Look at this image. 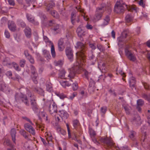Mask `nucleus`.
Here are the masks:
<instances>
[{
	"mask_svg": "<svg viewBox=\"0 0 150 150\" xmlns=\"http://www.w3.org/2000/svg\"><path fill=\"white\" fill-rule=\"evenodd\" d=\"M27 58L31 63L32 64H34L35 62L34 59L31 55H30L29 56H28V57H27Z\"/></svg>",
	"mask_w": 150,
	"mask_h": 150,
	"instance_id": "a18cd8bd",
	"label": "nucleus"
},
{
	"mask_svg": "<svg viewBox=\"0 0 150 150\" xmlns=\"http://www.w3.org/2000/svg\"><path fill=\"white\" fill-rule=\"evenodd\" d=\"M66 73V72L64 70H62L59 71V78L61 79H66V78L65 77V75Z\"/></svg>",
	"mask_w": 150,
	"mask_h": 150,
	"instance_id": "2f4dec72",
	"label": "nucleus"
},
{
	"mask_svg": "<svg viewBox=\"0 0 150 150\" xmlns=\"http://www.w3.org/2000/svg\"><path fill=\"white\" fill-rule=\"evenodd\" d=\"M24 147L25 149H27V150H30V144L28 142H25L24 145Z\"/></svg>",
	"mask_w": 150,
	"mask_h": 150,
	"instance_id": "de8ad7c7",
	"label": "nucleus"
},
{
	"mask_svg": "<svg viewBox=\"0 0 150 150\" xmlns=\"http://www.w3.org/2000/svg\"><path fill=\"white\" fill-rule=\"evenodd\" d=\"M52 30L54 31L55 34H57L60 32L59 29V26L58 25H55L52 29Z\"/></svg>",
	"mask_w": 150,
	"mask_h": 150,
	"instance_id": "ea45409f",
	"label": "nucleus"
},
{
	"mask_svg": "<svg viewBox=\"0 0 150 150\" xmlns=\"http://www.w3.org/2000/svg\"><path fill=\"white\" fill-rule=\"evenodd\" d=\"M24 32L26 37L30 38L31 35V30L29 27H26L24 30Z\"/></svg>",
	"mask_w": 150,
	"mask_h": 150,
	"instance_id": "aec40b11",
	"label": "nucleus"
},
{
	"mask_svg": "<svg viewBox=\"0 0 150 150\" xmlns=\"http://www.w3.org/2000/svg\"><path fill=\"white\" fill-rule=\"evenodd\" d=\"M46 86L47 89L48 91H50L52 88V84L49 82H47L46 83Z\"/></svg>",
	"mask_w": 150,
	"mask_h": 150,
	"instance_id": "49530a36",
	"label": "nucleus"
},
{
	"mask_svg": "<svg viewBox=\"0 0 150 150\" xmlns=\"http://www.w3.org/2000/svg\"><path fill=\"white\" fill-rule=\"evenodd\" d=\"M6 74L9 77V78H10V77H11L12 75V72L11 71H7L6 72Z\"/></svg>",
	"mask_w": 150,
	"mask_h": 150,
	"instance_id": "774afa93",
	"label": "nucleus"
},
{
	"mask_svg": "<svg viewBox=\"0 0 150 150\" xmlns=\"http://www.w3.org/2000/svg\"><path fill=\"white\" fill-rule=\"evenodd\" d=\"M125 54L128 59L131 61L134 62L136 60V58L131 50L129 49L128 47H126L125 49Z\"/></svg>",
	"mask_w": 150,
	"mask_h": 150,
	"instance_id": "6e6552de",
	"label": "nucleus"
},
{
	"mask_svg": "<svg viewBox=\"0 0 150 150\" xmlns=\"http://www.w3.org/2000/svg\"><path fill=\"white\" fill-rule=\"evenodd\" d=\"M4 145H6L10 147L9 148L7 149V150H16L14 147V146L11 144L10 141L8 139L5 140L4 143Z\"/></svg>",
	"mask_w": 150,
	"mask_h": 150,
	"instance_id": "a211bd4d",
	"label": "nucleus"
},
{
	"mask_svg": "<svg viewBox=\"0 0 150 150\" xmlns=\"http://www.w3.org/2000/svg\"><path fill=\"white\" fill-rule=\"evenodd\" d=\"M82 25H80L76 30V32L79 37H81L84 35V31Z\"/></svg>",
	"mask_w": 150,
	"mask_h": 150,
	"instance_id": "dca6fc26",
	"label": "nucleus"
},
{
	"mask_svg": "<svg viewBox=\"0 0 150 150\" xmlns=\"http://www.w3.org/2000/svg\"><path fill=\"white\" fill-rule=\"evenodd\" d=\"M144 104V101L141 99H139L137 101V105L142 106Z\"/></svg>",
	"mask_w": 150,
	"mask_h": 150,
	"instance_id": "3c124183",
	"label": "nucleus"
},
{
	"mask_svg": "<svg viewBox=\"0 0 150 150\" xmlns=\"http://www.w3.org/2000/svg\"><path fill=\"white\" fill-rule=\"evenodd\" d=\"M107 8L106 6L98 8L96 9V14L94 17V20L95 21L99 20L102 16V14L104 12V10Z\"/></svg>",
	"mask_w": 150,
	"mask_h": 150,
	"instance_id": "0eeeda50",
	"label": "nucleus"
},
{
	"mask_svg": "<svg viewBox=\"0 0 150 150\" xmlns=\"http://www.w3.org/2000/svg\"><path fill=\"white\" fill-rule=\"evenodd\" d=\"M76 48H79L81 50L77 52L76 54V59L78 62H85L86 61V56L85 55L87 48L83 43L80 42H77L75 46Z\"/></svg>",
	"mask_w": 150,
	"mask_h": 150,
	"instance_id": "f257e3e1",
	"label": "nucleus"
},
{
	"mask_svg": "<svg viewBox=\"0 0 150 150\" xmlns=\"http://www.w3.org/2000/svg\"><path fill=\"white\" fill-rule=\"evenodd\" d=\"M26 17L27 20L33 24L34 25H38L39 24L38 22L35 20V17L31 14L27 13Z\"/></svg>",
	"mask_w": 150,
	"mask_h": 150,
	"instance_id": "ddd939ff",
	"label": "nucleus"
},
{
	"mask_svg": "<svg viewBox=\"0 0 150 150\" xmlns=\"http://www.w3.org/2000/svg\"><path fill=\"white\" fill-rule=\"evenodd\" d=\"M30 124L26 123L24 125L25 129L33 135H35V134L34 129L32 126Z\"/></svg>",
	"mask_w": 150,
	"mask_h": 150,
	"instance_id": "f8f14e48",
	"label": "nucleus"
},
{
	"mask_svg": "<svg viewBox=\"0 0 150 150\" xmlns=\"http://www.w3.org/2000/svg\"><path fill=\"white\" fill-rule=\"evenodd\" d=\"M26 94L30 99H32L33 97H36L30 91L28 90L27 91Z\"/></svg>",
	"mask_w": 150,
	"mask_h": 150,
	"instance_id": "79ce46f5",
	"label": "nucleus"
},
{
	"mask_svg": "<svg viewBox=\"0 0 150 150\" xmlns=\"http://www.w3.org/2000/svg\"><path fill=\"white\" fill-rule=\"evenodd\" d=\"M142 97L150 102V95H147L145 94L144 93L142 95Z\"/></svg>",
	"mask_w": 150,
	"mask_h": 150,
	"instance_id": "c03bdc74",
	"label": "nucleus"
},
{
	"mask_svg": "<svg viewBox=\"0 0 150 150\" xmlns=\"http://www.w3.org/2000/svg\"><path fill=\"white\" fill-rule=\"evenodd\" d=\"M66 54L68 59L70 61H72L74 59L73 51L70 47H67L65 50Z\"/></svg>",
	"mask_w": 150,
	"mask_h": 150,
	"instance_id": "9d476101",
	"label": "nucleus"
},
{
	"mask_svg": "<svg viewBox=\"0 0 150 150\" xmlns=\"http://www.w3.org/2000/svg\"><path fill=\"white\" fill-rule=\"evenodd\" d=\"M125 9L129 11H132L136 10V7L134 6H128L123 2L122 0H117L115 6L114 11L117 13H121L124 11Z\"/></svg>",
	"mask_w": 150,
	"mask_h": 150,
	"instance_id": "f03ea898",
	"label": "nucleus"
},
{
	"mask_svg": "<svg viewBox=\"0 0 150 150\" xmlns=\"http://www.w3.org/2000/svg\"><path fill=\"white\" fill-rule=\"evenodd\" d=\"M13 67L15 69L16 71H20L21 69L19 68L18 65L15 62H13L12 63Z\"/></svg>",
	"mask_w": 150,
	"mask_h": 150,
	"instance_id": "37998d69",
	"label": "nucleus"
},
{
	"mask_svg": "<svg viewBox=\"0 0 150 150\" xmlns=\"http://www.w3.org/2000/svg\"><path fill=\"white\" fill-rule=\"evenodd\" d=\"M52 15L55 18H58L59 17V14L57 11L55 10L52 11H51Z\"/></svg>",
	"mask_w": 150,
	"mask_h": 150,
	"instance_id": "58836bf2",
	"label": "nucleus"
},
{
	"mask_svg": "<svg viewBox=\"0 0 150 150\" xmlns=\"http://www.w3.org/2000/svg\"><path fill=\"white\" fill-rule=\"evenodd\" d=\"M132 123L137 125H140L141 123V119L139 116L137 115L131 120Z\"/></svg>",
	"mask_w": 150,
	"mask_h": 150,
	"instance_id": "f3484780",
	"label": "nucleus"
},
{
	"mask_svg": "<svg viewBox=\"0 0 150 150\" xmlns=\"http://www.w3.org/2000/svg\"><path fill=\"white\" fill-rule=\"evenodd\" d=\"M7 1L10 5L14 6L15 5V3L14 0H8Z\"/></svg>",
	"mask_w": 150,
	"mask_h": 150,
	"instance_id": "680f3d73",
	"label": "nucleus"
},
{
	"mask_svg": "<svg viewBox=\"0 0 150 150\" xmlns=\"http://www.w3.org/2000/svg\"><path fill=\"white\" fill-rule=\"evenodd\" d=\"M107 108L106 106H103L102 107L100 108V111H101V113H102L103 114H105L107 110Z\"/></svg>",
	"mask_w": 150,
	"mask_h": 150,
	"instance_id": "8fccbe9b",
	"label": "nucleus"
},
{
	"mask_svg": "<svg viewBox=\"0 0 150 150\" xmlns=\"http://www.w3.org/2000/svg\"><path fill=\"white\" fill-rule=\"evenodd\" d=\"M43 52L44 56L47 60L50 58L51 57L49 51L45 50H43Z\"/></svg>",
	"mask_w": 150,
	"mask_h": 150,
	"instance_id": "c85d7f7f",
	"label": "nucleus"
},
{
	"mask_svg": "<svg viewBox=\"0 0 150 150\" xmlns=\"http://www.w3.org/2000/svg\"><path fill=\"white\" fill-rule=\"evenodd\" d=\"M30 68L31 75H34L38 74L36 68L33 65H30Z\"/></svg>",
	"mask_w": 150,
	"mask_h": 150,
	"instance_id": "7c9ffc66",
	"label": "nucleus"
},
{
	"mask_svg": "<svg viewBox=\"0 0 150 150\" xmlns=\"http://www.w3.org/2000/svg\"><path fill=\"white\" fill-rule=\"evenodd\" d=\"M51 52L52 57L55 58L56 56V52L55 50V48L53 43L51 44Z\"/></svg>",
	"mask_w": 150,
	"mask_h": 150,
	"instance_id": "72a5a7b5",
	"label": "nucleus"
},
{
	"mask_svg": "<svg viewBox=\"0 0 150 150\" xmlns=\"http://www.w3.org/2000/svg\"><path fill=\"white\" fill-rule=\"evenodd\" d=\"M71 22L73 24H74L75 21H76L77 23L79 22V18H78L77 20H75V13H72L71 14Z\"/></svg>",
	"mask_w": 150,
	"mask_h": 150,
	"instance_id": "cd10ccee",
	"label": "nucleus"
},
{
	"mask_svg": "<svg viewBox=\"0 0 150 150\" xmlns=\"http://www.w3.org/2000/svg\"><path fill=\"white\" fill-rule=\"evenodd\" d=\"M79 69V67L77 66L74 67L71 69L68 77L70 79H73L75 76L76 73H78L79 72L78 71Z\"/></svg>",
	"mask_w": 150,
	"mask_h": 150,
	"instance_id": "9b49d317",
	"label": "nucleus"
},
{
	"mask_svg": "<svg viewBox=\"0 0 150 150\" xmlns=\"http://www.w3.org/2000/svg\"><path fill=\"white\" fill-rule=\"evenodd\" d=\"M127 33H122V35L119 38V42H123L124 43H125L126 40H125V39L127 37Z\"/></svg>",
	"mask_w": 150,
	"mask_h": 150,
	"instance_id": "412c9836",
	"label": "nucleus"
},
{
	"mask_svg": "<svg viewBox=\"0 0 150 150\" xmlns=\"http://www.w3.org/2000/svg\"><path fill=\"white\" fill-rule=\"evenodd\" d=\"M30 102L31 107L33 110L36 112H39V110L38 108V106L36 103V97H33L32 99H30Z\"/></svg>",
	"mask_w": 150,
	"mask_h": 150,
	"instance_id": "1a4fd4ad",
	"label": "nucleus"
},
{
	"mask_svg": "<svg viewBox=\"0 0 150 150\" xmlns=\"http://www.w3.org/2000/svg\"><path fill=\"white\" fill-rule=\"evenodd\" d=\"M88 57L90 60H93L95 59V56L92 52L88 54Z\"/></svg>",
	"mask_w": 150,
	"mask_h": 150,
	"instance_id": "13d9d810",
	"label": "nucleus"
},
{
	"mask_svg": "<svg viewBox=\"0 0 150 150\" xmlns=\"http://www.w3.org/2000/svg\"><path fill=\"white\" fill-rule=\"evenodd\" d=\"M38 74H36L34 75H31V77L32 80L33 82L35 84H37L38 83Z\"/></svg>",
	"mask_w": 150,
	"mask_h": 150,
	"instance_id": "c9c22d12",
	"label": "nucleus"
},
{
	"mask_svg": "<svg viewBox=\"0 0 150 150\" xmlns=\"http://www.w3.org/2000/svg\"><path fill=\"white\" fill-rule=\"evenodd\" d=\"M90 74V73L88 72L86 70L84 71V75L86 78L87 80H88L89 76Z\"/></svg>",
	"mask_w": 150,
	"mask_h": 150,
	"instance_id": "5fc2aeb1",
	"label": "nucleus"
},
{
	"mask_svg": "<svg viewBox=\"0 0 150 150\" xmlns=\"http://www.w3.org/2000/svg\"><path fill=\"white\" fill-rule=\"evenodd\" d=\"M6 37L7 38H9L10 37V34L8 31L6 30L4 32Z\"/></svg>",
	"mask_w": 150,
	"mask_h": 150,
	"instance_id": "69168bd1",
	"label": "nucleus"
},
{
	"mask_svg": "<svg viewBox=\"0 0 150 150\" xmlns=\"http://www.w3.org/2000/svg\"><path fill=\"white\" fill-rule=\"evenodd\" d=\"M46 105L48 107L49 111L51 114L56 113L57 111V106L56 104L53 101L48 100L45 103Z\"/></svg>",
	"mask_w": 150,
	"mask_h": 150,
	"instance_id": "39448f33",
	"label": "nucleus"
},
{
	"mask_svg": "<svg viewBox=\"0 0 150 150\" xmlns=\"http://www.w3.org/2000/svg\"><path fill=\"white\" fill-rule=\"evenodd\" d=\"M101 142L104 144V146L108 148L112 149H115L116 150H128V148L126 146L123 147L120 149L115 144L113 143V141L108 138H102L100 139Z\"/></svg>",
	"mask_w": 150,
	"mask_h": 150,
	"instance_id": "7ed1b4c3",
	"label": "nucleus"
},
{
	"mask_svg": "<svg viewBox=\"0 0 150 150\" xmlns=\"http://www.w3.org/2000/svg\"><path fill=\"white\" fill-rule=\"evenodd\" d=\"M8 58H6L3 61V64L5 66H8L11 65V63L8 61Z\"/></svg>",
	"mask_w": 150,
	"mask_h": 150,
	"instance_id": "e433bc0d",
	"label": "nucleus"
},
{
	"mask_svg": "<svg viewBox=\"0 0 150 150\" xmlns=\"http://www.w3.org/2000/svg\"><path fill=\"white\" fill-rule=\"evenodd\" d=\"M25 60L24 59L21 60L19 63V64L20 67H23L25 64Z\"/></svg>",
	"mask_w": 150,
	"mask_h": 150,
	"instance_id": "09e8293b",
	"label": "nucleus"
},
{
	"mask_svg": "<svg viewBox=\"0 0 150 150\" xmlns=\"http://www.w3.org/2000/svg\"><path fill=\"white\" fill-rule=\"evenodd\" d=\"M72 86L73 90L76 91L78 88V84L77 83H75L72 84Z\"/></svg>",
	"mask_w": 150,
	"mask_h": 150,
	"instance_id": "603ef678",
	"label": "nucleus"
},
{
	"mask_svg": "<svg viewBox=\"0 0 150 150\" xmlns=\"http://www.w3.org/2000/svg\"><path fill=\"white\" fill-rule=\"evenodd\" d=\"M8 27L9 29L11 31L15 32L17 30L16 25L13 21H8Z\"/></svg>",
	"mask_w": 150,
	"mask_h": 150,
	"instance_id": "4468645a",
	"label": "nucleus"
},
{
	"mask_svg": "<svg viewBox=\"0 0 150 150\" xmlns=\"http://www.w3.org/2000/svg\"><path fill=\"white\" fill-rule=\"evenodd\" d=\"M97 48L100 51H103L105 50V49L102 45L99 44L97 45Z\"/></svg>",
	"mask_w": 150,
	"mask_h": 150,
	"instance_id": "6e6d98bb",
	"label": "nucleus"
},
{
	"mask_svg": "<svg viewBox=\"0 0 150 150\" xmlns=\"http://www.w3.org/2000/svg\"><path fill=\"white\" fill-rule=\"evenodd\" d=\"M59 96L61 99H64V98L66 97V96L62 93L59 94Z\"/></svg>",
	"mask_w": 150,
	"mask_h": 150,
	"instance_id": "338daca9",
	"label": "nucleus"
},
{
	"mask_svg": "<svg viewBox=\"0 0 150 150\" xmlns=\"http://www.w3.org/2000/svg\"><path fill=\"white\" fill-rule=\"evenodd\" d=\"M15 98L16 102L18 103H23L27 106L30 105L28 99L26 95L22 93H16L15 95Z\"/></svg>",
	"mask_w": 150,
	"mask_h": 150,
	"instance_id": "20e7f679",
	"label": "nucleus"
},
{
	"mask_svg": "<svg viewBox=\"0 0 150 150\" xmlns=\"http://www.w3.org/2000/svg\"><path fill=\"white\" fill-rule=\"evenodd\" d=\"M95 85V83L94 81H91L90 82L88 90L90 94H92L94 92L96 89Z\"/></svg>",
	"mask_w": 150,
	"mask_h": 150,
	"instance_id": "2eb2a0df",
	"label": "nucleus"
},
{
	"mask_svg": "<svg viewBox=\"0 0 150 150\" xmlns=\"http://www.w3.org/2000/svg\"><path fill=\"white\" fill-rule=\"evenodd\" d=\"M142 84L145 89L147 90H149L150 89V86L147 83L143 82Z\"/></svg>",
	"mask_w": 150,
	"mask_h": 150,
	"instance_id": "864d4df0",
	"label": "nucleus"
},
{
	"mask_svg": "<svg viewBox=\"0 0 150 150\" xmlns=\"http://www.w3.org/2000/svg\"><path fill=\"white\" fill-rule=\"evenodd\" d=\"M46 139L48 142L51 141L53 139L51 133L50 132H47L45 133Z\"/></svg>",
	"mask_w": 150,
	"mask_h": 150,
	"instance_id": "a878e982",
	"label": "nucleus"
},
{
	"mask_svg": "<svg viewBox=\"0 0 150 150\" xmlns=\"http://www.w3.org/2000/svg\"><path fill=\"white\" fill-rule=\"evenodd\" d=\"M73 126L75 128H76L80 125V123L78 120L76 119L73 121Z\"/></svg>",
	"mask_w": 150,
	"mask_h": 150,
	"instance_id": "4c0bfd02",
	"label": "nucleus"
},
{
	"mask_svg": "<svg viewBox=\"0 0 150 150\" xmlns=\"http://www.w3.org/2000/svg\"><path fill=\"white\" fill-rule=\"evenodd\" d=\"M133 19V17L131 13H128L126 16L125 18L126 22L129 23L132 21Z\"/></svg>",
	"mask_w": 150,
	"mask_h": 150,
	"instance_id": "b1692460",
	"label": "nucleus"
},
{
	"mask_svg": "<svg viewBox=\"0 0 150 150\" xmlns=\"http://www.w3.org/2000/svg\"><path fill=\"white\" fill-rule=\"evenodd\" d=\"M123 108L127 114H129L130 113L129 110L128 106L126 105L124 106Z\"/></svg>",
	"mask_w": 150,
	"mask_h": 150,
	"instance_id": "bf43d9fd",
	"label": "nucleus"
},
{
	"mask_svg": "<svg viewBox=\"0 0 150 150\" xmlns=\"http://www.w3.org/2000/svg\"><path fill=\"white\" fill-rule=\"evenodd\" d=\"M60 83L61 85L64 88H66V86H69L71 85V83H69L66 81L62 80L60 81Z\"/></svg>",
	"mask_w": 150,
	"mask_h": 150,
	"instance_id": "473e14b6",
	"label": "nucleus"
},
{
	"mask_svg": "<svg viewBox=\"0 0 150 150\" xmlns=\"http://www.w3.org/2000/svg\"><path fill=\"white\" fill-rule=\"evenodd\" d=\"M76 8L78 11H79L80 13H82L81 15L83 17L84 19L86 21H87L88 20V18L85 16V14L84 13V10L80 8L79 7H76Z\"/></svg>",
	"mask_w": 150,
	"mask_h": 150,
	"instance_id": "c756f323",
	"label": "nucleus"
},
{
	"mask_svg": "<svg viewBox=\"0 0 150 150\" xmlns=\"http://www.w3.org/2000/svg\"><path fill=\"white\" fill-rule=\"evenodd\" d=\"M147 118L148 119V122L150 126V110H148V112L147 114Z\"/></svg>",
	"mask_w": 150,
	"mask_h": 150,
	"instance_id": "4d7b16f0",
	"label": "nucleus"
},
{
	"mask_svg": "<svg viewBox=\"0 0 150 150\" xmlns=\"http://www.w3.org/2000/svg\"><path fill=\"white\" fill-rule=\"evenodd\" d=\"M59 115L63 120L67 119L69 117V115L67 112L64 110H61L59 111Z\"/></svg>",
	"mask_w": 150,
	"mask_h": 150,
	"instance_id": "6ab92c4d",
	"label": "nucleus"
},
{
	"mask_svg": "<svg viewBox=\"0 0 150 150\" xmlns=\"http://www.w3.org/2000/svg\"><path fill=\"white\" fill-rule=\"evenodd\" d=\"M136 134V132L134 131H132L130 132L129 137L132 140H134L135 139V136Z\"/></svg>",
	"mask_w": 150,
	"mask_h": 150,
	"instance_id": "a19ab883",
	"label": "nucleus"
},
{
	"mask_svg": "<svg viewBox=\"0 0 150 150\" xmlns=\"http://www.w3.org/2000/svg\"><path fill=\"white\" fill-rule=\"evenodd\" d=\"M20 134L22 135L25 139H28V134L23 129H21L20 131Z\"/></svg>",
	"mask_w": 150,
	"mask_h": 150,
	"instance_id": "f704fd0d",
	"label": "nucleus"
},
{
	"mask_svg": "<svg viewBox=\"0 0 150 150\" xmlns=\"http://www.w3.org/2000/svg\"><path fill=\"white\" fill-rule=\"evenodd\" d=\"M110 20V18L109 16L107 15L104 19V21L103 23L101 25L102 26H104L108 24Z\"/></svg>",
	"mask_w": 150,
	"mask_h": 150,
	"instance_id": "393cba45",
	"label": "nucleus"
},
{
	"mask_svg": "<svg viewBox=\"0 0 150 150\" xmlns=\"http://www.w3.org/2000/svg\"><path fill=\"white\" fill-rule=\"evenodd\" d=\"M16 130L14 128H12L11 131V134L12 138V140L14 143H15L16 141Z\"/></svg>",
	"mask_w": 150,
	"mask_h": 150,
	"instance_id": "4be33fe9",
	"label": "nucleus"
},
{
	"mask_svg": "<svg viewBox=\"0 0 150 150\" xmlns=\"http://www.w3.org/2000/svg\"><path fill=\"white\" fill-rule=\"evenodd\" d=\"M88 132L90 137L92 139V141L94 142V143L96 144L97 145H100V143L99 142V141L104 145V144L103 143L100 142V139L102 138H104L105 137L100 138L99 139V141H98L97 139L95 137V136L96 134V131H95L92 128H89V129Z\"/></svg>",
	"mask_w": 150,
	"mask_h": 150,
	"instance_id": "423d86ee",
	"label": "nucleus"
},
{
	"mask_svg": "<svg viewBox=\"0 0 150 150\" xmlns=\"http://www.w3.org/2000/svg\"><path fill=\"white\" fill-rule=\"evenodd\" d=\"M34 91L42 95H43L44 91L41 88H38L37 87H35L34 88Z\"/></svg>",
	"mask_w": 150,
	"mask_h": 150,
	"instance_id": "bb28decb",
	"label": "nucleus"
},
{
	"mask_svg": "<svg viewBox=\"0 0 150 150\" xmlns=\"http://www.w3.org/2000/svg\"><path fill=\"white\" fill-rule=\"evenodd\" d=\"M146 129H147L146 127L145 126H143L141 128L142 132L143 133H144V135H146V132L145 131V130Z\"/></svg>",
	"mask_w": 150,
	"mask_h": 150,
	"instance_id": "e2e57ef3",
	"label": "nucleus"
},
{
	"mask_svg": "<svg viewBox=\"0 0 150 150\" xmlns=\"http://www.w3.org/2000/svg\"><path fill=\"white\" fill-rule=\"evenodd\" d=\"M129 82L130 87L132 89H133V88H135V85L136 82L135 78L133 77H132L129 79Z\"/></svg>",
	"mask_w": 150,
	"mask_h": 150,
	"instance_id": "5701e85b",
	"label": "nucleus"
},
{
	"mask_svg": "<svg viewBox=\"0 0 150 150\" xmlns=\"http://www.w3.org/2000/svg\"><path fill=\"white\" fill-rule=\"evenodd\" d=\"M64 43V42L63 39L60 38L58 41V45H63Z\"/></svg>",
	"mask_w": 150,
	"mask_h": 150,
	"instance_id": "052dcab7",
	"label": "nucleus"
},
{
	"mask_svg": "<svg viewBox=\"0 0 150 150\" xmlns=\"http://www.w3.org/2000/svg\"><path fill=\"white\" fill-rule=\"evenodd\" d=\"M66 125L67 128L69 137L71 138V134L70 131L69 129V125L68 124H66Z\"/></svg>",
	"mask_w": 150,
	"mask_h": 150,
	"instance_id": "0e129e2a",
	"label": "nucleus"
}]
</instances>
